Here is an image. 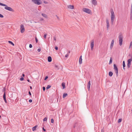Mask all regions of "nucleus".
Segmentation results:
<instances>
[{"instance_id":"3c124183","label":"nucleus","mask_w":132,"mask_h":132,"mask_svg":"<svg viewBox=\"0 0 132 132\" xmlns=\"http://www.w3.org/2000/svg\"><path fill=\"white\" fill-rule=\"evenodd\" d=\"M43 130L44 131H46V130L44 128V127L43 128Z\"/></svg>"},{"instance_id":"8fccbe9b","label":"nucleus","mask_w":132,"mask_h":132,"mask_svg":"<svg viewBox=\"0 0 132 132\" xmlns=\"http://www.w3.org/2000/svg\"><path fill=\"white\" fill-rule=\"evenodd\" d=\"M44 20V19L43 18H40V21H43Z\"/></svg>"},{"instance_id":"aec40b11","label":"nucleus","mask_w":132,"mask_h":132,"mask_svg":"<svg viewBox=\"0 0 132 132\" xmlns=\"http://www.w3.org/2000/svg\"><path fill=\"white\" fill-rule=\"evenodd\" d=\"M113 73L111 71L109 72V75L110 77L112 76L113 75Z\"/></svg>"},{"instance_id":"a878e982","label":"nucleus","mask_w":132,"mask_h":132,"mask_svg":"<svg viewBox=\"0 0 132 132\" xmlns=\"http://www.w3.org/2000/svg\"><path fill=\"white\" fill-rule=\"evenodd\" d=\"M8 42L9 43V44H11V45H12L13 46H14V44L12 43V42L10 41H8Z\"/></svg>"},{"instance_id":"4be33fe9","label":"nucleus","mask_w":132,"mask_h":132,"mask_svg":"<svg viewBox=\"0 0 132 132\" xmlns=\"http://www.w3.org/2000/svg\"><path fill=\"white\" fill-rule=\"evenodd\" d=\"M68 95V94L66 93H64L63 94V98H65L67 95Z\"/></svg>"},{"instance_id":"f704fd0d","label":"nucleus","mask_w":132,"mask_h":132,"mask_svg":"<svg viewBox=\"0 0 132 132\" xmlns=\"http://www.w3.org/2000/svg\"><path fill=\"white\" fill-rule=\"evenodd\" d=\"M0 17L1 18H3L4 17V16L2 14H0Z\"/></svg>"},{"instance_id":"f257e3e1","label":"nucleus","mask_w":132,"mask_h":132,"mask_svg":"<svg viewBox=\"0 0 132 132\" xmlns=\"http://www.w3.org/2000/svg\"><path fill=\"white\" fill-rule=\"evenodd\" d=\"M0 5L5 6L4 9L6 10L12 12H14V10L13 9L10 7L8 6L6 4L0 3Z\"/></svg>"},{"instance_id":"4468645a","label":"nucleus","mask_w":132,"mask_h":132,"mask_svg":"<svg viewBox=\"0 0 132 132\" xmlns=\"http://www.w3.org/2000/svg\"><path fill=\"white\" fill-rule=\"evenodd\" d=\"M70 9H73L74 8V6L73 5H69L67 6Z\"/></svg>"},{"instance_id":"09e8293b","label":"nucleus","mask_w":132,"mask_h":132,"mask_svg":"<svg viewBox=\"0 0 132 132\" xmlns=\"http://www.w3.org/2000/svg\"><path fill=\"white\" fill-rule=\"evenodd\" d=\"M29 95L30 96H31V92H30V91H29Z\"/></svg>"},{"instance_id":"7ed1b4c3","label":"nucleus","mask_w":132,"mask_h":132,"mask_svg":"<svg viewBox=\"0 0 132 132\" xmlns=\"http://www.w3.org/2000/svg\"><path fill=\"white\" fill-rule=\"evenodd\" d=\"M111 24L112 25L114 21V20L115 15L113 10H112L111 12Z\"/></svg>"},{"instance_id":"473e14b6","label":"nucleus","mask_w":132,"mask_h":132,"mask_svg":"<svg viewBox=\"0 0 132 132\" xmlns=\"http://www.w3.org/2000/svg\"><path fill=\"white\" fill-rule=\"evenodd\" d=\"M55 68H57V69H59V68H58V66L57 65H55Z\"/></svg>"},{"instance_id":"1a4fd4ad","label":"nucleus","mask_w":132,"mask_h":132,"mask_svg":"<svg viewBox=\"0 0 132 132\" xmlns=\"http://www.w3.org/2000/svg\"><path fill=\"white\" fill-rule=\"evenodd\" d=\"M20 30L21 32L22 33L24 31V26L22 24H21L20 25Z\"/></svg>"},{"instance_id":"ea45409f","label":"nucleus","mask_w":132,"mask_h":132,"mask_svg":"<svg viewBox=\"0 0 132 132\" xmlns=\"http://www.w3.org/2000/svg\"><path fill=\"white\" fill-rule=\"evenodd\" d=\"M48 78V76H46L44 79V80H46Z\"/></svg>"},{"instance_id":"7c9ffc66","label":"nucleus","mask_w":132,"mask_h":132,"mask_svg":"<svg viewBox=\"0 0 132 132\" xmlns=\"http://www.w3.org/2000/svg\"><path fill=\"white\" fill-rule=\"evenodd\" d=\"M51 122L52 123H53L54 122V120L53 119H52L51 120Z\"/></svg>"},{"instance_id":"2eb2a0df","label":"nucleus","mask_w":132,"mask_h":132,"mask_svg":"<svg viewBox=\"0 0 132 132\" xmlns=\"http://www.w3.org/2000/svg\"><path fill=\"white\" fill-rule=\"evenodd\" d=\"M3 99L4 100V101L6 103H7V101L6 99V96L5 93L4 92L3 95Z\"/></svg>"},{"instance_id":"603ef678","label":"nucleus","mask_w":132,"mask_h":132,"mask_svg":"<svg viewBox=\"0 0 132 132\" xmlns=\"http://www.w3.org/2000/svg\"><path fill=\"white\" fill-rule=\"evenodd\" d=\"M79 59H82V56L81 55L80 56Z\"/></svg>"},{"instance_id":"4d7b16f0","label":"nucleus","mask_w":132,"mask_h":132,"mask_svg":"<svg viewBox=\"0 0 132 132\" xmlns=\"http://www.w3.org/2000/svg\"><path fill=\"white\" fill-rule=\"evenodd\" d=\"M70 53V51H69V53Z\"/></svg>"},{"instance_id":"49530a36","label":"nucleus","mask_w":132,"mask_h":132,"mask_svg":"<svg viewBox=\"0 0 132 132\" xmlns=\"http://www.w3.org/2000/svg\"><path fill=\"white\" fill-rule=\"evenodd\" d=\"M56 16L57 17L58 19L59 20H60V19H59V17L56 15Z\"/></svg>"},{"instance_id":"6ab92c4d","label":"nucleus","mask_w":132,"mask_h":132,"mask_svg":"<svg viewBox=\"0 0 132 132\" xmlns=\"http://www.w3.org/2000/svg\"><path fill=\"white\" fill-rule=\"evenodd\" d=\"M37 125H36L35 126L33 127L32 128V129L33 131H34L35 130H36V128L37 127Z\"/></svg>"},{"instance_id":"c85d7f7f","label":"nucleus","mask_w":132,"mask_h":132,"mask_svg":"<svg viewBox=\"0 0 132 132\" xmlns=\"http://www.w3.org/2000/svg\"><path fill=\"white\" fill-rule=\"evenodd\" d=\"M131 47H132V41H131L130 43L129 48H130Z\"/></svg>"},{"instance_id":"de8ad7c7","label":"nucleus","mask_w":132,"mask_h":132,"mask_svg":"<svg viewBox=\"0 0 132 132\" xmlns=\"http://www.w3.org/2000/svg\"><path fill=\"white\" fill-rule=\"evenodd\" d=\"M54 40L56 41V37H54Z\"/></svg>"},{"instance_id":"a19ab883","label":"nucleus","mask_w":132,"mask_h":132,"mask_svg":"<svg viewBox=\"0 0 132 132\" xmlns=\"http://www.w3.org/2000/svg\"><path fill=\"white\" fill-rule=\"evenodd\" d=\"M37 51L38 52H40L41 51V49L40 48H38L37 50Z\"/></svg>"},{"instance_id":"ddd939ff","label":"nucleus","mask_w":132,"mask_h":132,"mask_svg":"<svg viewBox=\"0 0 132 132\" xmlns=\"http://www.w3.org/2000/svg\"><path fill=\"white\" fill-rule=\"evenodd\" d=\"M92 3L94 5H95L97 4L96 0H91Z\"/></svg>"},{"instance_id":"864d4df0","label":"nucleus","mask_w":132,"mask_h":132,"mask_svg":"<svg viewBox=\"0 0 132 132\" xmlns=\"http://www.w3.org/2000/svg\"><path fill=\"white\" fill-rule=\"evenodd\" d=\"M27 80V81H28V82H30V80H29V79H28Z\"/></svg>"},{"instance_id":"5701e85b","label":"nucleus","mask_w":132,"mask_h":132,"mask_svg":"<svg viewBox=\"0 0 132 132\" xmlns=\"http://www.w3.org/2000/svg\"><path fill=\"white\" fill-rule=\"evenodd\" d=\"M82 59H79V63L80 64H81L82 63Z\"/></svg>"},{"instance_id":"423d86ee","label":"nucleus","mask_w":132,"mask_h":132,"mask_svg":"<svg viewBox=\"0 0 132 132\" xmlns=\"http://www.w3.org/2000/svg\"><path fill=\"white\" fill-rule=\"evenodd\" d=\"M82 10L84 12L89 14H90L92 13L91 10L88 9L84 8L82 9Z\"/></svg>"},{"instance_id":"bb28decb","label":"nucleus","mask_w":132,"mask_h":132,"mask_svg":"<svg viewBox=\"0 0 132 132\" xmlns=\"http://www.w3.org/2000/svg\"><path fill=\"white\" fill-rule=\"evenodd\" d=\"M130 19L131 20H132V12H130Z\"/></svg>"},{"instance_id":"58836bf2","label":"nucleus","mask_w":132,"mask_h":132,"mask_svg":"<svg viewBox=\"0 0 132 132\" xmlns=\"http://www.w3.org/2000/svg\"><path fill=\"white\" fill-rule=\"evenodd\" d=\"M69 55V54H66L65 55V57H67Z\"/></svg>"},{"instance_id":"dca6fc26","label":"nucleus","mask_w":132,"mask_h":132,"mask_svg":"<svg viewBox=\"0 0 132 132\" xmlns=\"http://www.w3.org/2000/svg\"><path fill=\"white\" fill-rule=\"evenodd\" d=\"M90 81H89L88 82V85H87V88L88 90H89L90 89Z\"/></svg>"},{"instance_id":"f8f14e48","label":"nucleus","mask_w":132,"mask_h":132,"mask_svg":"<svg viewBox=\"0 0 132 132\" xmlns=\"http://www.w3.org/2000/svg\"><path fill=\"white\" fill-rule=\"evenodd\" d=\"M106 21L107 24V28L108 30L109 27V24L108 20V19H106Z\"/></svg>"},{"instance_id":"a211bd4d","label":"nucleus","mask_w":132,"mask_h":132,"mask_svg":"<svg viewBox=\"0 0 132 132\" xmlns=\"http://www.w3.org/2000/svg\"><path fill=\"white\" fill-rule=\"evenodd\" d=\"M65 84L64 82H62V86L63 87V89H64L65 88Z\"/></svg>"},{"instance_id":"c9c22d12","label":"nucleus","mask_w":132,"mask_h":132,"mask_svg":"<svg viewBox=\"0 0 132 132\" xmlns=\"http://www.w3.org/2000/svg\"><path fill=\"white\" fill-rule=\"evenodd\" d=\"M24 78L23 77H22L20 78V80L21 81H22L23 80Z\"/></svg>"},{"instance_id":"4c0bfd02","label":"nucleus","mask_w":132,"mask_h":132,"mask_svg":"<svg viewBox=\"0 0 132 132\" xmlns=\"http://www.w3.org/2000/svg\"><path fill=\"white\" fill-rule=\"evenodd\" d=\"M29 47L30 48H31L32 47V45L31 44H30L29 45Z\"/></svg>"},{"instance_id":"13d9d810","label":"nucleus","mask_w":132,"mask_h":132,"mask_svg":"<svg viewBox=\"0 0 132 132\" xmlns=\"http://www.w3.org/2000/svg\"><path fill=\"white\" fill-rule=\"evenodd\" d=\"M35 23H37V22H35Z\"/></svg>"},{"instance_id":"a18cd8bd","label":"nucleus","mask_w":132,"mask_h":132,"mask_svg":"<svg viewBox=\"0 0 132 132\" xmlns=\"http://www.w3.org/2000/svg\"><path fill=\"white\" fill-rule=\"evenodd\" d=\"M29 102L31 103L32 102V100L31 99H30L29 100Z\"/></svg>"},{"instance_id":"c03bdc74","label":"nucleus","mask_w":132,"mask_h":132,"mask_svg":"<svg viewBox=\"0 0 132 132\" xmlns=\"http://www.w3.org/2000/svg\"><path fill=\"white\" fill-rule=\"evenodd\" d=\"M55 49L56 50H57L58 49V47L57 46H56L55 47Z\"/></svg>"},{"instance_id":"9d476101","label":"nucleus","mask_w":132,"mask_h":132,"mask_svg":"<svg viewBox=\"0 0 132 132\" xmlns=\"http://www.w3.org/2000/svg\"><path fill=\"white\" fill-rule=\"evenodd\" d=\"M22 105L25 106L26 105H27V101L25 100H23L22 101Z\"/></svg>"},{"instance_id":"37998d69","label":"nucleus","mask_w":132,"mask_h":132,"mask_svg":"<svg viewBox=\"0 0 132 132\" xmlns=\"http://www.w3.org/2000/svg\"><path fill=\"white\" fill-rule=\"evenodd\" d=\"M130 12H132V4H131V8L130 9Z\"/></svg>"},{"instance_id":"0eeeda50","label":"nucleus","mask_w":132,"mask_h":132,"mask_svg":"<svg viewBox=\"0 0 132 132\" xmlns=\"http://www.w3.org/2000/svg\"><path fill=\"white\" fill-rule=\"evenodd\" d=\"M132 61V57L131 59H129L128 60V64H127V66L128 68H129L130 67L131 64V62Z\"/></svg>"},{"instance_id":"cd10ccee","label":"nucleus","mask_w":132,"mask_h":132,"mask_svg":"<svg viewBox=\"0 0 132 132\" xmlns=\"http://www.w3.org/2000/svg\"><path fill=\"white\" fill-rule=\"evenodd\" d=\"M51 87V86L50 85H48L47 86V87H46V89H47L49 88H50Z\"/></svg>"},{"instance_id":"393cba45","label":"nucleus","mask_w":132,"mask_h":132,"mask_svg":"<svg viewBox=\"0 0 132 132\" xmlns=\"http://www.w3.org/2000/svg\"><path fill=\"white\" fill-rule=\"evenodd\" d=\"M123 69L124 70L125 69V62L124 61H123Z\"/></svg>"},{"instance_id":"bf43d9fd","label":"nucleus","mask_w":132,"mask_h":132,"mask_svg":"<svg viewBox=\"0 0 132 132\" xmlns=\"http://www.w3.org/2000/svg\"><path fill=\"white\" fill-rule=\"evenodd\" d=\"M30 23H32V22L31 21H30Z\"/></svg>"},{"instance_id":"e433bc0d","label":"nucleus","mask_w":132,"mask_h":132,"mask_svg":"<svg viewBox=\"0 0 132 132\" xmlns=\"http://www.w3.org/2000/svg\"><path fill=\"white\" fill-rule=\"evenodd\" d=\"M35 40H36V42L37 43V42H38V39H37V38L36 37V38H35Z\"/></svg>"},{"instance_id":"6e6d98bb","label":"nucleus","mask_w":132,"mask_h":132,"mask_svg":"<svg viewBox=\"0 0 132 132\" xmlns=\"http://www.w3.org/2000/svg\"><path fill=\"white\" fill-rule=\"evenodd\" d=\"M30 88L31 89H32V87L31 86H30Z\"/></svg>"},{"instance_id":"79ce46f5","label":"nucleus","mask_w":132,"mask_h":132,"mask_svg":"<svg viewBox=\"0 0 132 132\" xmlns=\"http://www.w3.org/2000/svg\"><path fill=\"white\" fill-rule=\"evenodd\" d=\"M43 90L44 91L45 90V88L44 87H43Z\"/></svg>"},{"instance_id":"20e7f679","label":"nucleus","mask_w":132,"mask_h":132,"mask_svg":"<svg viewBox=\"0 0 132 132\" xmlns=\"http://www.w3.org/2000/svg\"><path fill=\"white\" fill-rule=\"evenodd\" d=\"M113 68L116 76H118V69L116 65L115 64H114L113 65Z\"/></svg>"},{"instance_id":"72a5a7b5","label":"nucleus","mask_w":132,"mask_h":132,"mask_svg":"<svg viewBox=\"0 0 132 132\" xmlns=\"http://www.w3.org/2000/svg\"><path fill=\"white\" fill-rule=\"evenodd\" d=\"M47 35L46 34H45L44 35V37L45 38V39L46 38Z\"/></svg>"},{"instance_id":"5fc2aeb1","label":"nucleus","mask_w":132,"mask_h":132,"mask_svg":"<svg viewBox=\"0 0 132 132\" xmlns=\"http://www.w3.org/2000/svg\"><path fill=\"white\" fill-rule=\"evenodd\" d=\"M22 76H23V77H24V74H22Z\"/></svg>"},{"instance_id":"39448f33","label":"nucleus","mask_w":132,"mask_h":132,"mask_svg":"<svg viewBox=\"0 0 132 132\" xmlns=\"http://www.w3.org/2000/svg\"><path fill=\"white\" fill-rule=\"evenodd\" d=\"M32 2L35 4L39 5L42 4V2L40 0H32Z\"/></svg>"},{"instance_id":"9b49d317","label":"nucleus","mask_w":132,"mask_h":132,"mask_svg":"<svg viewBox=\"0 0 132 132\" xmlns=\"http://www.w3.org/2000/svg\"><path fill=\"white\" fill-rule=\"evenodd\" d=\"M114 41L113 39L111 41V45L110 46V48L111 49H112L113 46Z\"/></svg>"},{"instance_id":"052dcab7","label":"nucleus","mask_w":132,"mask_h":132,"mask_svg":"<svg viewBox=\"0 0 132 132\" xmlns=\"http://www.w3.org/2000/svg\"><path fill=\"white\" fill-rule=\"evenodd\" d=\"M1 115H0V118H1Z\"/></svg>"},{"instance_id":"f03ea898","label":"nucleus","mask_w":132,"mask_h":132,"mask_svg":"<svg viewBox=\"0 0 132 132\" xmlns=\"http://www.w3.org/2000/svg\"><path fill=\"white\" fill-rule=\"evenodd\" d=\"M119 42L120 45L121 46L122 45L123 36L121 33L119 34Z\"/></svg>"},{"instance_id":"b1692460","label":"nucleus","mask_w":132,"mask_h":132,"mask_svg":"<svg viewBox=\"0 0 132 132\" xmlns=\"http://www.w3.org/2000/svg\"><path fill=\"white\" fill-rule=\"evenodd\" d=\"M112 57H111L110 59L109 62V64H111V63H112Z\"/></svg>"},{"instance_id":"6e6552de","label":"nucleus","mask_w":132,"mask_h":132,"mask_svg":"<svg viewBox=\"0 0 132 132\" xmlns=\"http://www.w3.org/2000/svg\"><path fill=\"white\" fill-rule=\"evenodd\" d=\"M94 46V40H91L90 42V47L91 50H93V49Z\"/></svg>"},{"instance_id":"2f4dec72","label":"nucleus","mask_w":132,"mask_h":132,"mask_svg":"<svg viewBox=\"0 0 132 132\" xmlns=\"http://www.w3.org/2000/svg\"><path fill=\"white\" fill-rule=\"evenodd\" d=\"M47 118H46V117H45L44 118V121H47Z\"/></svg>"},{"instance_id":"412c9836","label":"nucleus","mask_w":132,"mask_h":132,"mask_svg":"<svg viewBox=\"0 0 132 132\" xmlns=\"http://www.w3.org/2000/svg\"><path fill=\"white\" fill-rule=\"evenodd\" d=\"M42 16H43L44 17L46 18H47V15L46 14H45L44 13H42Z\"/></svg>"},{"instance_id":"c756f323","label":"nucleus","mask_w":132,"mask_h":132,"mask_svg":"<svg viewBox=\"0 0 132 132\" xmlns=\"http://www.w3.org/2000/svg\"><path fill=\"white\" fill-rule=\"evenodd\" d=\"M122 120V119H118V122L119 123Z\"/></svg>"},{"instance_id":"f3484780","label":"nucleus","mask_w":132,"mask_h":132,"mask_svg":"<svg viewBox=\"0 0 132 132\" xmlns=\"http://www.w3.org/2000/svg\"><path fill=\"white\" fill-rule=\"evenodd\" d=\"M52 61V59L51 57L49 56L48 57V61L49 62H51Z\"/></svg>"}]
</instances>
